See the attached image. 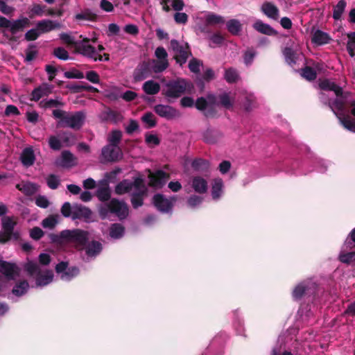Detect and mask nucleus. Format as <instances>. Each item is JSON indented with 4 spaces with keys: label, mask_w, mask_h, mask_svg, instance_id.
<instances>
[{
    "label": "nucleus",
    "mask_w": 355,
    "mask_h": 355,
    "mask_svg": "<svg viewBox=\"0 0 355 355\" xmlns=\"http://www.w3.org/2000/svg\"><path fill=\"white\" fill-rule=\"evenodd\" d=\"M89 236L87 231L78 228L64 230L59 234L53 233L49 234L51 243L57 245L72 244L78 251L84 250L85 245L89 241Z\"/></svg>",
    "instance_id": "obj_1"
},
{
    "label": "nucleus",
    "mask_w": 355,
    "mask_h": 355,
    "mask_svg": "<svg viewBox=\"0 0 355 355\" xmlns=\"http://www.w3.org/2000/svg\"><path fill=\"white\" fill-rule=\"evenodd\" d=\"M109 213L115 214L119 219L125 218L129 214L128 205L117 198H112L108 202L98 207V214L101 218L105 219Z\"/></svg>",
    "instance_id": "obj_2"
},
{
    "label": "nucleus",
    "mask_w": 355,
    "mask_h": 355,
    "mask_svg": "<svg viewBox=\"0 0 355 355\" xmlns=\"http://www.w3.org/2000/svg\"><path fill=\"white\" fill-rule=\"evenodd\" d=\"M166 89L162 90V94L168 98H178L186 92H191L193 89V85L191 81L178 78L169 80L166 84Z\"/></svg>",
    "instance_id": "obj_3"
},
{
    "label": "nucleus",
    "mask_w": 355,
    "mask_h": 355,
    "mask_svg": "<svg viewBox=\"0 0 355 355\" xmlns=\"http://www.w3.org/2000/svg\"><path fill=\"white\" fill-rule=\"evenodd\" d=\"M178 198L175 196L166 198L162 193L155 194L151 200L153 205L162 214L172 215L174 205Z\"/></svg>",
    "instance_id": "obj_4"
},
{
    "label": "nucleus",
    "mask_w": 355,
    "mask_h": 355,
    "mask_svg": "<svg viewBox=\"0 0 355 355\" xmlns=\"http://www.w3.org/2000/svg\"><path fill=\"white\" fill-rule=\"evenodd\" d=\"M170 48L175 53L174 59L175 62L181 67L185 64L189 57L192 55L189 45L185 43L182 45L177 40H171L170 42Z\"/></svg>",
    "instance_id": "obj_5"
},
{
    "label": "nucleus",
    "mask_w": 355,
    "mask_h": 355,
    "mask_svg": "<svg viewBox=\"0 0 355 355\" xmlns=\"http://www.w3.org/2000/svg\"><path fill=\"white\" fill-rule=\"evenodd\" d=\"M17 223V218L14 216H3L1 218V226L3 232H0V243H6L11 239L12 236H17V233H14V229Z\"/></svg>",
    "instance_id": "obj_6"
},
{
    "label": "nucleus",
    "mask_w": 355,
    "mask_h": 355,
    "mask_svg": "<svg viewBox=\"0 0 355 355\" xmlns=\"http://www.w3.org/2000/svg\"><path fill=\"white\" fill-rule=\"evenodd\" d=\"M122 157L123 153L119 146L107 144L101 150V162L102 163L116 162Z\"/></svg>",
    "instance_id": "obj_7"
},
{
    "label": "nucleus",
    "mask_w": 355,
    "mask_h": 355,
    "mask_svg": "<svg viewBox=\"0 0 355 355\" xmlns=\"http://www.w3.org/2000/svg\"><path fill=\"white\" fill-rule=\"evenodd\" d=\"M147 171L148 173V178L149 179L148 184L152 188L162 189L170 178L169 173L162 170L152 172L150 169H148Z\"/></svg>",
    "instance_id": "obj_8"
},
{
    "label": "nucleus",
    "mask_w": 355,
    "mask_h": 355,
    "mask_svg": "<svg viewBox=\"0 0 355 355\" xmlns=\"http://www.w3.org/2000/svg\"><path fill=\"white\" fill-rule=\"evenodd\" d=\"M130 202L132 207L137 209L142 207L144 204V200L148 196V188L145 184L144 178L142 182L138 188H135V191L130 193Z\"/></svg>",
    "instance_id": "obj_9"
},
{
    "label": "nucleus",
    "mask_w": 355,
    "mask_h": 355,
    "mask_svg": "<svg viewBox=\"0 0 355 355\" xmlns=\"http://www.w3.org/2000/svg\"><path fill=\"white\" fill-rule=\"evenodd\" d=\"M143 178L141 175L133 178V181L124 179L120 181L114 187V193L121 196L130 193L132 189L138 188L142 182Z\"/></svg>",
    "instance_id": "obj_10"
},
{
    "label": "nucleus",
    "mask_w": 355,
    "mask_h": 355,
    "mask_svg": "<svg viewBox=\"0 0 355 355\" xmlns=\"http://www.w3.org/2000/svg\"><path fill=\"white\" fill-rule=\"evenodd\" d=\"M85 115L84 112L80 111L73 114H67L63 119V123L61 127L70 128L73 130H80L84 124Z\"/></svg>",
    "instance_id": "obj_11"
},
{
    "label": "nucleus",
    "mask_w": 355,
    "mask_h": 355,
    "mask_svg": "<svg viewBox=\"0 0 355 355\" xmlns=\"http://www.w3.org/2000/svg\"><path fill=\"white\" fill-rule=\"evenodd\" d=\"M89 40L85 38L83 40V42L78 44L76 47L78 53L86 56L94 61H103L102 55L98 54L96 49L91 44H88Z\"/></svg>",
    "instance_id": "obj_12"
},
{
    "label": "nucleus",
    "mask_w": 355,
    "mask_h": 355,
    "mask_svg": "<svg viewBox=\"0 0 355 355\" xmlns=\"http://www.w3.org/2000/svg\"><path fill=\"white\" fill-rule=\"evenodd\" d=\"M152 74V66L149 61H143L139 63L133 72L135 82H139L148 78Z\"/></svg>",
    "instance_id": "obj_13"
},
{
    "label": "nucleus",
    "mask_w": 355,
    "mask_h": 355,
    "mask_svg": "<svg viewBox=\"0 0 355 355\" xmlns=\"http://www.w3.org/2000/svg\"><path fill=\"white\" fill-rule=\"evenodd\" d=\"M0 272L8 280H14L19 276L20 269L14 263L0 260Z\"/></svg>",
    "instance_id": "obj_14"
},
{
    "label": "nucleus",
    "mask_w": 355,
    "mask_h": 355,
    "mask_svg": "<svg viewBox=\"0 0 355 355\" xmlns=\"http://www.w3.org/2000/svg\"><path fill=\"white\" fill-rule=\"evenodd\" d=\"M155 112L160 117L172 120L180 116L179 112L172 106L159 104L154 107Z\"/></svg>",
    "instance_id": "obj_15"
},
{
    "label": "nucleus",
    "mask_w": 355,
    "mask_h": 355,
    "mask_svg": "<svg viewBox=\"0 0 355 355\" xmlns=\"http://www.w3.org/2000/svg\"><path fill=\"white\" fill-rule=\"evenodd\" d=\"M92 212L91 209L82 205H75L73 206V220H83L88 222L92 217Z\"/></svg>",
    "instance_id": "obj_16"
},
{
    "label": "nucleus",
    "mask_w": 355,
    "mask_h": 355,
    "mask_svg": "<svg viewBox=\"0 0 355 355\" xmlns=\"http://www.w3.org/2000/svg\"><path fill=\"white\" fill-rule=\"evenodd\" d=\"M155 54L159 61L155 65V69L154 71L155 72H162L164 71L168 66V62L167 60V52L164 47L159 46L156 49Z\"/></svg>",
    "instance_id": "obj_17"
},
{
    "label": "nucleus",
    "mask_w": 355,
    "mask_h": 355,
    "mask_svg": "<svg viewBox=\"0 0 355 355\" xmlns=\"http://www.w3.org/2000/svg\"><path fill=\"white\" fill-rule=\"evenodd\" d=\"M103 248V245L100 241L92 240L90 242L88 241L85 245L83 250L85 251V254L87 257V259H89V258L95 259L101 253Z\"/></svg>",
    "instance_id": "obj_18"
},
{
    "label": "nucleus",
    "mask_w": 355,
    "mask_h": 355,
    "mask_svg": "<svg viewBox=\"0 0 355 355\" xmlns=\"http://www.w3.org/2000/svg\"><path fill=\"white\" fill-rule=\"evenodd\" d=\"M322 102L323 104L327 106L337 117L341 115L339 114L338 112H342L345 110V103L343 99L337 98L331 101V99L327 98Z\"/></svg>",
    "instance_id": "obj_19"
},
{
    "label": "nucleus",
    "mask_w": 355,
    "mask_h": 355,
    "mask_svg": "<svg viewBox=\"0 0 355 355\" xmlns=\"http://www.w3.org/2000/svg\"><path fill=\"white\" fill-rule=\"evenodd\" d=\"M217 104L216 95L213 94H208L207 98L204 97H199L196 99L194 103L195 107L200 111H205L208 105H214Z\"/></svg>",
    "instance_id": "obj_20"
},
{
    "label": "nucleus",
    "mask_w": 355,
    "mask_h": 355,
    "mask_svg": "<svg viewBox=\"0 0 355 355\" xmlns=\"http://www.w3.org/2000/svg\"><path fill=\"white\" fill-rule=\"evenodd\" d=\"M225 21L223 17L214 12H209L205 16V27L201 29V31L202 33H210V31L208 30V26L223 24Z\"/></svg>",
    "instance_id": "obj_21"
},
{
    "label": "nucleus",
    "mask_w": 355,
    "mask_h": 355,
    "mask_svg": "<svg viewBox=\"0 0 355 355\" xmlns=\"http://www.w3.org/2000/svg\"><path fill=\"white\" fill-rule=\"evenodd\" d=\"M62 24L51 19H43L37 23V28L41 33H49L55 29H60Z\"/></svg>",
    "instance_id": "obj_22"
},
{
    "label": "nucleus",
    "mask_w": 355,
    "mask_h": 355,
    "mask_svg": "<svg viewBox=\"0 0 355 355\" xmlns=\"http://www.w3.org/2000/svg\"><path fill=\"white\" fill-rule=\"evenodd\" d=\"M252 28L258 33L268 36H276L278 34V32L270 25L263 22L261 19H257L252 24Z\"/></svg>",
    "instance_id": "obj_23"
},
{
    "label": "nucleus",
    "mask_w": 355,
    "mask_h": 355,
    "mask_svg": "<svg viewBox=\"0 0 355 355\" xmlns=\"http://www.w3.org/2000/svg\"><path fill=\"white\" fill-rule=\"evenodd\" d=\"M261 11L270 19L277 20L279 18V10L272 2H264L261 7Z\"/></svg>",
    "instance_id": "obj_24"
},
{
    "label": "nucleus",
    "mask_w": 355,
    "mask_h": 355,
    "mask_svg": "<svg viewBox=\"0 0 355 355\" xmlns=\"http://www.w3.org/2000/svg\"><path fill=\"white\" fill-rule=\"evenodd\" d=\"M319 87L324 91H332L337 97H342L343 95V89L341 87L329 79H324L319 83Z\"/></svg>",
    "instance_id": "obj_25"
},
{
    "label": "nucleus",
    "mask_w": 355,
    "mask_h": 355,
    "mask_svg": "<svg viewBox=\"0 0 355 355\" xmlns=\"http://www.w3.org/2000/svg\"><path fill=\"white\" fill-rule=\"evenodd\" d=\"M100 119L103 122L110 121L116 123L121 119V115L117 111L107 108L101 112Z\"/></svg>",
    "instance_id": "obj_26"
},
{
    "label": "nucleus",
    "mask_w": 355,
    "mask_h": 355,
    "mask_svg": "<svg viewBox=\"0 0 355 355\" xmlns=\"http://www.w3.org/2000/svg\"><path fill=\"white\" fill-rule=\"evenodd\" d=\"M331 40L329 35L320 30H317L312 34L311 42L317 46H322L329 44Z\"/></svg>",
    "instance_id": "obj_27"
},
{
    "label": "nucleus",
    "mask_w": 355,
    "mask_h": 355,
    "mask_svg": "<svg viewBox=\"0 0 355 355\" xmlns=\"http://www.w3.org/2000/svg\"><path fill=\"white\" fill-rule=\"evenodd\" d=\"M51 93V87L47 84H43L35 88L31 92V100L38 101L42 97L48 96Z\"/></svg>",
    "instance_id": "obj_28"
},
{
    "label": "nucleus",
    "mask_w": 355,
    "mask_h": 355,
    "mask_svg": "<svg viewBox=\"0 0 355 355\" xmlns=\"http://www.w3.org/2000/svg\"><path fill=\"white\" fill-rule=\"evenodd\" d=\"M191 186L194 191L198 193L204 194L207 191V182L200 176H195L193 178Z\"/></svg>",
    "instance_id": "obj_29"
},
{
    "label": "nucleus",
    "mask_w": 355,
    "mask_h": 355,
    "mask_svg": "<svg viewBox=\"0 0 355 355\" xmlns=\"http://www.w3.org/2000/svg\"><path fill=\"white\" fill-rule=\"evenodd\" d=\"M15 187L26 196H31L34 195L37 191V187L36 184L30 182H22L21 183L17 184Z\"/></svg>",
    "instance_id": "obj_30"
},
{
    "label": "nucleus",
    "mask_w": 355,
    "mask_h": 355,
    "mask_svg": "<svg viewBox=\"0 0 355 355\" xmlns=\"http://www.w3.org/2000/svg\"><path fill=\"white\" fill-rule=\"evenodd\" d=\"M222 137L223 135L220 131L217 130L207 129L203 133V141L207 144H214L219 141Z\"/></svg>",
    "instance_id": "obj_31"
},
{
    "label": "nucleus",
    "mask_w": 355,
    "mask_h": 355,
    "mask_svg": "<svg viewBox=\"0 0 355 355\" xmlns=\"http://www.w3.org/2000/svg\"><path fill=\"white\" fill-rule=\"evenodd\" d=\"M20 160L23 165L26 167L32 166L35 160L33 150L31 148L24 149L20 156Z\"/></svg>",
    "instance_id": "obj_32"
},
{
    "label": "nucleus",
    "mask_w": 355,
    "mask_h": 355,
    "mask_svg": "<svg viewBox=\"0 0 355 355\" xmlns=\"http://www.w3.org/2000/svg\"><path fill=\"white\" fill-rule=\"evenodd\" d=\"M53 279V273L51 270H46L44 274L41 272L36 277V285L37 286H44L50 284Z\"/></svg>",
    "instance_id": "obj_33"
},
{
    "label": "nucleus",
    "mask_w": 355,
    "mask_h": 355,
    "mask_svg": "<svg viewBox=\"0 0 355 355\" xmlns=\"http://www.w3.org/2000/svg\"><path fill=\"white\" fill-rule=\"evenodd\" d=\"M192 168L200 173L208 172L209 169V162L202 158H196L191 162Z\"/></svg>",
    "instance_id": "obj_34"
},
{
    "label": "nucleus",
    "mask_w": 355,
    "mask_h": 355,
    "mask_svg": "<svg viewBox=\"0 0 355 355\" xmlns=\"http://www.w3.org/2000/svg\"><path fill=\"white\" fill-rule=\"evenodd\" d=\"M96 196L102 202H108L111 200V189L109 186L102 185L96 192Z\"/></svg>",
    "instance_id": "obj_35"
},
{
    "label": "nucleus",
    "mask_w": 355,
    "mask_h": 355,
    "mask_svg": "<svg viewBox=\"0 0 355 355\" xmlns=\"http://www.w3.org/2000/svg\"><path fill=\"white\" fill-rule=\"evenodd\" d=\"M144 92L148 95H155L160 91V85L154 80H148L142 86Z\"/></svg>",
    "instance_id": "obj_36"
},
{
    "label": "nucleus",
    "mask_w": 355,
    "mask_h": 355,
    "mask_svg": "<svg viewBox=\"0 0 355 355\" xmlns=\"http://www.w3.org/2000/svg\"><path fill=\"white\" fill-rule=\"evenodd\" d=\"M217 104L214 105H221L227 110H230L233 107V101H232L230 94L227 92L220 94L216 96Z\"/></svg>",
    "instance_id": "obj_37"
},
{
    "label": "nucleus",
    "mask_w": 355,
    "mask_h": 355,
    "mask_svg": "<svg viewBox=\"0 0 355 355\" xmlns=\"http://www.w3.org/2000/svg\"><path fill=\"white\" fill-rule=\"evenodd\" d=\"M227 31L232 35H239L242 31V24L236 19H230L226 23Z\"/></svg>",
    "instance_id": "obj_38"
},
{
    "label": "nucleus",
    "mask_w": 355,
    "mask_h": 355,
    "mask_svg": "<svg viewBox=\"0 0 355 355\" xmlns=\"http://www.w3.org/2000/svg\"><path fill=\"white\" fill-rule=\"evenodd\" d=\"M223 182L220 178H216L213 180L211 187V196L214 200H218L223 191Z\"/></svg>",
    "instance_id": "obj_39"
},
{
    "label": "nucleus",
    "mask_w": 355,
    "mask_h": 355,
    "mask_svg": "<svg viewBox=\"0 0 355 355\" xmlns=\"http://www.w3.org/2000/svg\"><path fill=\"white\" fill-rule=\"evenodd\" d=\"M125 232V227L120 223H114L110 227V236L115 239L121 238Z\"/></svg>",
    "instance_id": "obj_40"
},
{
    "label": "nucleus",
    "mask_w": 355,
    "mask_h": 355,
    "mask_svg": "<svg viewBox=\"0 0 355 355\" xmlns=\"http://www.w3.org/2000/svg\"><path fill=\"white\" fill-rule=\"evenodd\" d=\"M29 20L27 18H24L22 19H17L13 21V23L10 22V31L12 34H16L17 32L23 30V28L26 26V25L28 24Z\"/></svg>",
    "instance_id": "obj_41"
},
{
    "label": "nucleus",
    "mask_w": 355,
    "mask_h": 355,
    "mask_svg": "<svg viewBox=\"0 0 355 355\" xmlns=\"http://www.w3.org/2000/svg\"><path fill=\"white\" fill-rule=\"evenodd\" d=\"M122 139V132L119 130H113L107 137L108 144L119 146Z\"/></svg>",
    "instance_id": "obj_42"
},
{
    "label": "nucleus",
    "mask_w": 355,
    "mask_h": 355,
    "mask_svg": "<svg viewBox=\"0 0 355 355\" xmlns=\"http://www.w3.org/2000/svg\"><path fill=\"white\" fill-rule=\"evenodd\" d=\"M29 287V284L26 280H23L16 284V285L13 287L12 293L18 297H20L24 295Z\"/></svg>",
    "instance_id": "obj_43"
},
{
    "label": "nucleus",
    "mask_w": 355,
    "mask_h": 355,
    "mask_svg": "<svg viewBox=\"0 0 355 355\" xmlns=\"http://www.w3.org/2000/svg\"><path fill=\"white\" fill-rule=\"evenodd\" d=\"M286 62L289 65H293L296 63L297 54L295 51L291 47H285L283 51Z\"/></svg>",
    "instance_id": "obj_44"
},
{
    "label": "nucleus",
    "mask_w": 355,
    "mask_h": 355,
    "mask_svg": "<svg viewBox=\"0 0 355 355\" xmlns=\"http://www.w3.org/2000/svg\"><path fill=\"white\" fill-rule=\"evenodd\" d=\"M75 18L77 20H88L95 21L97 19V15L92 12L89 9H85L80 13L76 14Z\"/></svg>",
    "instance_id": "obj_45"
},
{
    "label": "nucleus",
    "mask_w": 355,
    "mask_h": 355,
    "mask_svg": "<svg viewBox=\"0 0 355 355\" xmlns=\"http://www.w3.org/2000/svg\"><path fill=\"white\" fill-rule=\"evenodd\" d=\"M301 76L309 81H312L316 79L317 73L311 67L306 66L301 69Z\"/></svg>",
    "instance_id": "obj_46"
},
{
    "label": "nucleus",
    "mask_w": 355,
    "mask_h": 355,
    "mask_svg": "<svg viewBox=\"0 0 355 355\" xmlns=\"http://www.w3.org/2000/svg\"><path fill=\"white\" fill-rule=\"evenodd\" d=\"M346 2L345 0H340L338 3L334 7L333 17L336 20H339L341 18L346 7Z\"/></svg>",
    "instance_id": "obj_47"
},
{
    "label": "nucleus",
    "mask_w": 355,
    "mask_h": 355,
    "mask_svg": "<svg viewBox=\"0 0 355 355\" xmlns=\"http://www.w3.org/2000/svg\"><path fill=\"white\" fill-rule=\"evenodd\" d=\"M307 286L304 283H300L297 285L293 291V297L295 300H300L305 294Z\"/></svg>",
    "instance_id": "obj_48"
},
{
    "label": "nucleus",
    "mask_w": 355,
    "mask_h": 355,
    "mask_svg": "<svg viewBox=\"0 0 355 355\" xmlns=\"http://www.w3.org/2000/svg\"><path fill=\"white\" fill-rule=\"evenodd\" d=\"M141 121L147 125V128H154L157 125V120L154 114L150 112H146L141 116Z\"/></svg>",
    "instance_id": "obj_49"
},
{
    "label": "nucleus",
    "mask_w": 355,
    "mask_h": 355,
    "mask_svg": "<svg viewBox=\"0 0 355 355\" xmlns=\"http://www.w3.org/2000/svg\"><path fill=\"white\" fill-rule=\"evenodd\" d=\"M24 270L30 276H33L35 275H37L41 272L37 263L31 261H28L24 265Z\"/></svg>",
    "instance_id": "obj_50"
},
{
    "label": "nucleus",
    "mask_w": 355,
    "mask_h": 355,
    "mask_svg": "<svg viewBox=\"0 0 355 355\" xmlns=\"http://www.w3.org/2000/svg\"><path fill=\"white\" fill-rule=\"evenodd\" d=\"M80 273V270L77 266L67 268V270L61 275V279L69 281L76 277Z\"/></svg>",
    "instance_id": "obj_51"
},
{
    "label": "nucleus",
    "mask_w": 355,
    "mask_h": 355,
    "mask_svg": "<svg viewBox=\"0 0 355 355\" xmlns=\"http://www.w3.org/2000/svg\"><path fill=\"white\" fill-rule=\"evenodd\" d=\"M239 76L237 71L233 68H229L225 70V79L229 83H236L239 80Z\"/></svg>",
    "instance_id": "obj_52"
},
{
    "label": "nucleus",
    "mask_w": 355,
    "mask_h": 355,
    "mask_svg": "<svg viewBox=\"0 0 355 355\" xmlns=\"http://www.w3.org/2000/svg\"><path fill=\"white\" fill-rule=\"evenodd\" d=\"M46 6L37 3H34L29 12V17L33 18L35 16H42Z\"/></svg>",
    "instance_id": "obj_53"
},
{
    "label": "nucleus",
    "mask_w": 355,
    "mask_h": 355,
    "mask_svg": "<svg viewBox=\"0 0 355 355\" xmlns=\"http://www.w3.org/2000/svg\"><path fill=\"white\" fill-rule=\"evenodd\" d=\"M257 55V51L253 48L248 49L243 55L244 63L246 66H250L252 64L254 57Z\"/></svg>",
    "instance_id": "obj_54"
},
{
    "label": "nucleus",
    "mask_w": 355,
    "mask_h": 355,
    "mask_svg": "<svg viewBox=\"0 0 355 355\" xmlns=\"http://www.w3.org/2000/svg\"><path fill=\"white\" fill-rule=\"evenodd\" d=\"M62 161L60 165L62 166H68L71 165V162L74 160L73 155L69 150H64L61 154Z\"/></svg>",
    "instance_id": "obj_55"
},
{
    "label": "nucleus",
    "mask_w": 355,
    "mask_h": 355,
    "mask_svg": "<svg viewBox=\"0 0 355 355\" xmlns=\"http://www.w3.org/2000/svg\"><path fill=\"white\" fill-rule=\"evenodd\" d=\"M58 223L57 216L50 215L42 220V225L44 228L53 229Z\"/></svg>",
    "instance_id": "obj_56"
},
{
    "label": "nucleus",
    "mask_w": 355,
    "mask_h": 355,
    "mask_svg": "<svg viewBox=\"0 0 355 355\" xmlns=\"http://www.w3.org/2000/svg\"><path fill=\"white\" fill-rule=\"evenodd\" d=\"M338 259L342 263L349 264L355 261V251L349 252H341L339 254Z\"/></svg>",
    "instance_id": "obj_57"
},
{
    "label": "nucleus",
    "mask_w": 355,
    "mask_h": 355,
    "mask_svg": "<svg viewBox=\"0 0 355 355\" xmlns=\"http://www.w3.org/2000/svg\"><path fill=\"white\" fill-rule=\"evenodd\" d=\"M342 125L344 126L345 128L347 129L348 130L355 132V121L350 119L349 116H343L341 117L340 116L338 117Z\"/></svg>",
    "instance_id": "obj_58"
},
{
    "label": "nucleus",
    "mask_w": 355,
    "mask_h": 355,
    "mask_svg": "<svg viewBox=\"0 0 355 355\" xmlns=\"http://www.w3.org/2000/svg\"><path fill=\"white\" fill-rule=\"evenodd\" d=\"M53 55L62 60H67L69 58L68 51L63 47L55 48L53 52Z\"/></svg>",
    "instance_id": "obj_59"
},
{
    "label": "nucleus",
    "mask_w": 355,
    "mask_h": 355,
    "mask_svg": "<svg viewBox=\"0 0 355 355\" xmlns=\"http://www.w3.org/2000/svg\"><path fill=\"white\" fill-rule=\"evenodd\" d=\"M203 200V198L197 195H191L190 196L187 200V204L191 208H195L196 207L200 205Z\"/></svg>",
    "instance_id": "obj_60"
},
{
    "label": "nucleus",
    "mask_w": 355,
    "mask_h": 355,
    "mask_svg": "<svg viewBox=\"0 0 355 355\" xmlns=\"http://www.w3.org/2000/svg\"><path fill=\"white\" fill-rule=\"evenodd\" d=\"M60 182L59 178L54 174H50L46 178L47 185L51 189H58Z\"/></svg>",
    "instance_id": "obj_61"
},
{
    "label": "nucleus",
    "mask_w": 355,
    "mask_h": 355,
    "mask_svg": "<svg viewBox=\"0 0 355 355\" xmlns=\"http://www.w3.org/2000/svg\"><path fill=\"white\" fill-rule=\"evenodd\" d=\"M256 101L252 96H247L243 103V107L246 112L252 111L256 107Z\"/></svg>",
    "instance_id": "obj_62"
},
{
    "label": "nucleus",
    "mask_w": 355,
    "mask_h": 355,
    "mask_svg": "<svg viewBox=\"0 0 355 355\" xmlns=\"http://www.w3.org/2000/svg\"><path fill=\"white\" fill-rule=\"evenodd\" d=\"M64 76L67 78H76V79H82L85 77L84 73L82 71H80L75 68H73L70 71L64 72Z\"/></svg>",
    "instance_id": "obj_63"
},
{
    "label": "nucleus",
    "mask_w": 355,
    "mask_h": 355,
    "mask_svg": "<svg viewBox=\"0 0 355 355\" xmlns=\"http://www.w3.org/2000/svg\"><path fill=\"white\" fill-rule=\"evenodd\" d=\"M49 145L53 150H60L62 146L61 141L55 136H51L49 138Z\"/></svg>",
    "instance_id": "obj_64"
}]
</instances>
